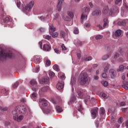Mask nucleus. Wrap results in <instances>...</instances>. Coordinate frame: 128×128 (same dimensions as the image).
<instances>
[{"label": "nucleus", "instance_id": "obj_30", "mask_svg": "<svg viewBox=\"0 0 128 128\" xmlns=\"http://www.w3.org/2000/svg\"><path fill=\"white\" fill-rule=\"evenodd\" d=\"M30 98L32 100H36L38 98V94L36 92H33L31 95H30Z\"/></svg>", "mask_w": 128, "mask_h": 128}, {"label": "nucleus", "instance_id": "obj_21", "mask_svg": "<svg viewBox=\"0 0 128 128\" xmlns=\"http://www.w3.org/2000/svg\"><path fill=\"white\" fill-rule=\"evenodd\" d=\"M122 30H118L115 32V36H116L117 38H119V36H120L122 34Z\"/></svg>", "mask_w": 128, "mask_h": 128}, {"label": "nucleus", "instance_id": "obj_39", "mask_svg": "<svg viewBox=\"0 0 128 128\" xmlns=\"http://www.w3.org/2000/svg\"><path fill=\"white\" fill-rule=\"evenodd\" d=\"M54 20H57V22H58V20H60V14H56L54 16Z\"/></svg>", "mask_w": 128, "mask_h": 128}, {"label": "nucleus", "instance_id": "obj_14", "mask_svg": "<svg viewBox=\"0 0 128 128\" xmlns=\"http://www.w3.org/2000/svg\"><path fill=\"white\" fill-rule=\"evenodd\" d=\"M88 20V14L83 12L82 14L80 20L82 24H84V20Z\"/></svg>", "mask_w": 128, "mask_h": 128}, {"label": "nucleus", "instance_id": "obj_50", "mask_svg": "<svg viewBox=\"0 0 128 128\" xmlns=\"http://www.w3.org/2000/svg\"><path fill=\"white\" fill-rule=\"evenodd\" d=\"M60 35L62 38H64V36H66V33L64 32L62 30L60 33Z\"/></svg>", "mask_w": 128, "mask_h": 128}, {"label": "nucleus", "instance_id": "obj_52", "mask_svg": "<svg viewBox=\"0 0 128 128\" xmlns=\"http://www.w3.org/2000/svg\"><path fill=\"white\" fill-rule=\"evenodd\" d=\"M110 120H111V122L114 124V122H116V116H112Z\"/></svg>", "mask_w": 128, "mask_h": 128}, {"label": "nucleus", "instance_id": "obj_6", "mask_svg": "<svg viewBox=\"0 0 128 128\" xmlns=\"http://www.w3.org/2000/svg\"><path fill=\"white\" fill-rule=\"evenodd\" d=\"M98 108H94L90 110L92 118L93 120H94L98 116Z\"/></svg>", "mask_w": 128, "mask_h": 128}, {"label": "nucleus", "instance_id": "obj_51", "mask_svg": "<svg viewBox=\"0 0 128 128\" xmlns=\"http://www.w3.org/2000/svg\"><path fill=\"white\" fill-rule=\"evenodd\" d=\"M95 38H96V40H100V38H102V35H98L96 36Z\"/></svg>", "mask_w": 128, "mask_h": 128}, {"label": "nucleus", "instance_id": "obj_45", "mask_svg": "<svg viewBox=\"0 0 128 128\" xmlns=\"http://www.w3.org/2000/svg\"><path fill=\"white\" fill-rule=\"evenodd\" d=\"M102 84H103L104 86H108V83L106 81H102Z\"/></svg>", "mask_w": 128, "mask_h": 128}, {"label": "nucleus", "instance_id": "obj_47", "mask_svg": "<svg viewBox=\"0 0 128 128\" xmlns=\"http://www.w3.org/2000/svg\"><path fill=\"white\" fill-rule=\"evenodd\" d=\"M46 64L48 66H50L52 62L49 60H48L46 61Z\"/></svg>", "mask_w": 128, "mask_h": 128}, {"label": "nucleus", "instance_id": "obj_64", "mask_svg": "<svg viewBox=\"0 0 128 128\" xmlns=\"http://www.w3.org/2000/svg\"><path fill=\"white\" fill-rule=\"evenodd\" d=\"M123 84H124L123 86H128V81H124Z\"/></svg>", "mask_w": 128, "mask_h": 128}, {"label": "nucleus", "instance_id": "obj_57", "mask_svg": "<svg viewBox=\"0 0 128 128\" xmlns=\"http://www.w3.org/2000/svg\"><path fill=\"white\" fill-rule=\"evenodd\" d=\"M122 2V0H115V4H118Z\"/></svg>", "mask_w": 128, "mask_h": 128}, {"label": "nucleus", "instance_id": "obj_44", "mask_svg": "<svg viewBox=\"0 0 128 128\" xmlns=\"http://www.w3.org/2000/svg\"><path fill=\"white\" fill-rule=\"evenodd\" d=\"M70 84L72 86H74V84H76V78H71V82Z\"/></svg>", "mask_w": 128, "mask_h": 128}, {"label": "nucleus", "instance_id": "obj_9", "mask_svg": "<svg viewBox=\"0 0 128 128\" xmlns=\"http://www.w3.org/2000/svg\"><path fill=\"white\" fill-rule=\"evenodd\" d=\"M76 90L78 94V98H84L82 96H84V92H82L83 90L80 88H76Z\"/></svg>", "mask_w": 128, "mask_h": 128}, {"label": "nucleus", "instance_id": "obj_10", "mask_svg": "<svg viewBox=\"0 0 128 128\" xmlns=\"http://www.w3.org/2000/svg\"><path fill=\"white\" fill-rule=\"evenodd\" d=\"M109 74L111 78H114L116 76V72L114 69L112 68L109 70Z\"/></svg>", "mask_w": 128, "mask_h": 128}, {"label": "nucleus", "instance_id": "obj_36", "mask_svg": "<svg viewBox=\"0 0 128 128\" xmlns=\"http://www.w3.org/2000/svg\"><path fill=\"white\" fill-rule=\"evenodd\" d=\"M124 65H120L119 66V68L117 70V72H124Z\"/></svg>", "mask_w": 128, "mask_h": 128}, {"label": "nucleus", "instance_id": "obj_31", "mask_svg": "<svg viewBox=\"0 0 128 128\" xmlns=\"http://www.w3.org/2000/svg\"><path fill=\"white\" fill-rule=\"evenodd\" d=\"M90 10V9L88 7L84 8H82V12L84 14V12H86V14H88V12Z\"/></svg>", "mask_w": 128, "mask_h": 128}, {"label": "nucleus", "instance_id": "obj_1", "mask_svg": "<svg viewBox=\"0 0 128 128\" xmlns=\"http://www.w3.org/2000/svg\"><path fill=\"white\" fill-rule=\"evenodd\" d=\"M30 112V110L28 108V106H17L12 112L13 118L14 120H16V122H21V120H24V116L20 114H23L26 116L29 112Z\"/></svg>", "mask_w": 128, "mask_h": 128}, {"label": "nucleus", "instance_id": "obj_17", "mask_svg": "<svg viewBox=\"0 0 128 128\" xmlns=\"http://www.w3.org/2000/svg\"><path fill=\"white\" fill-rule=\"evenodd\" d=\"M74 44L76 46H82V42L78 39H76L74 41Z\"/></svg>", "mask_w": 128, "mask_h": 128}, {"label": "nucleus", "instance_id": "obj_13", "mask_svg": "<svg viewBox=\"0 0 128 128\" xmlns=\"http://www.w3.org/2000/svg\"><path fill=\"white\" fill-rule=\"evenodd\" d=\"M118 8L116 6H114L112 7V8L110 11V16H112L113 14H116V12H118Z\"/></svg>", "mask_w": 128, "mask_h": 128}, {"label": "nucleus", "instance_id": "obj_62", "mask_svg": "<svg viewBox=\"0 0 128 128\" xmlns=\"http://www.w3.org/2000/svg\"><path fill=\"white\" fill-rule=\"evenodd\" d=\"M119 56H120V54L118 53H116L114 54V58H118Z\"/></svg>", "mask_w": 128, "mask_h": 128}, {"label": "nucleus", "instance_id": "obj_56", "mask_svg": "<svg viewBox=\"0 0 128 128\" xmlns=\"http://www.w3.org/2000/svg\"><path fill=\"white\" fill-rule=\"evenodd\" d=\"M79 31H78V28H76L74 31V33L75 34H78Z\"/></svg>", "mask_w": 128, "mask_h": 128}, {"label": "nucleus", "instance_id": "obj_15", "mask_svg": "<svg viewBox=\"0 0 128 128\" xmlns=\"http://www.w3.org/2000/svg\"><path fill=\"white\" fill-rule=\"evenodd\" d=\"M64 0H58V2L57 5L56 10L58 12H60L62 10V2Z\"/></svg>", "mask_w": 128, "mask_h": 128}, {"label": "nucleus", "instance_id": "obj_46", "mask_svg": "<svg viewBox=\"0 0 128 128\" xmlns=\"http://www.w3.org/2000/svg\"><path fill=\"white\" fill-rule=\"evenodd\" d=\"M40 72V67H36L33 70V72Z\"/></svg>", "mask_w": 128, "mask_h": 128}, {"label": "nucleus", "instance_id": "obj_5", "mask_svg": "<svg viewBox=\"0 0 128 128\" xmlns=\"http://www.w3.org/2000/svg\"><path fill=\"white\" fill-rule=\"evenodd\" d=\"M3 22L4 24H8L10 28H13L12 22L10 21V18L6 17L3 20Z\"/></svg>", "mask_w": 128, "mask_h": 128}, {"label": "nucleus", "instance_id": "obj_28", "mask_svg": "<svg viewBox=\"0 0 128 128\" xmlns=\"http://www.w3.org/2000/svg\"><path fill=\"white\" fill-rule=\"evenodd\" d=\"M100 95L102 96V97L103 98H104V100H106L107 98H108V95H107L104 92H101L100 93Z\"/></svg>", "mask_w": 128, "mask_h": 128}, {"label": "nucleus", "instance_id": "obj_58", "mask_svg": "<svg viewBox=\"0 0 128 128\" xmlns=\"http://www.w3.org/2000/svg\"><path fill=\"white\" fill-rule=\"evenodd\" d=\"M39 30L40 32H46V29L43 28H41Z\"/></svg>", "mask_w": 128, "mask_h": 128}, {"label": "nucleus", "instance_id": "obj_24", "mask_svg": "<svg viewBox=\"0 0 128 128\" xmlns=\"http://www.w3.org/2000/svg\"><path fill=\"white\" fill-rule=\"evenodd\" d=\"M100 116H106V110H104V108H101L100 110Z\"/></svg>", "mask_w": 128, "mask_h": 128}, {"label": "nucleus", "instance_id": "obj_55", "mask_svg": "<svg viewBox=\"0 0 128 128\" xmlns=\"http://www.w3.org/2000/svg\"><path fill=\"white\" fill-rule=\"evenodd\" d=\"M30 82L32 86H34V84H36V81L35 80H32Z\"/></svg>", "mask_w": 128, "mask_h": 128}, {"label": "nucleus", "instance_id": "obj_60", "mask_svg": "<svg viewBox=\"0 0 128 128\" xmlns=\"http://www.w3.org/2000/svg\"><path fill=\"white\" fill-rule=\"evenodd\" d=\"M16 6L18 8H20V1H18L17 4H16Z\"/></svg>", "mask_w": 128, "mask_h": 128}, {"label": "nucleus", "instance_id": "obj_37", "mask_svg": "<svg viewBox=\"0 0 128 128\" xmlns=\"http://www.w3.org/2000/svg\"><path fill=\"white\" fill-rule=\"evenodd\" d=\"M58 77L60 78V80H65L66 79V76H64V74L62 75V73H58Z\"/></svg>", "mask_w": 128, "mask_h": 128}, {"label": "nucleus", "instance_id": "obj_59", "mask_svg": "<svg viewBox=\"0 0 128 128\" xmlns=\"http://www.w3.org/2000/svg\"><path fill=\"white\" fill-rule=\"evenodd\" d=\"M54 52H56V54H60V50H58V48H54Z\"/></svg>", "mask_w": 128, "mask_h": 128}, {"label": "nucleus", "instance_id": "obj_19", "mask_svg": "<svg viewBox=\"0 0 128 128\" xmlns=\"http://www.w3.org/2000/svg\"><path fill=\"white\" fill-rule=\"evenodd\" d=\"M76 108L78 112H82V102L80 101L76 106Z\"/></svg>", "mask_w": 128, "mask_h": 128}, {"label": "nucleus", "instance_id": "obj_35", "mask_svg": "<svg viewBox=\"0 0 128 128\" xmlns=\"http://www.w3.org/2000/svg\"><path fill=\"white\" fill-rule=\"evenodd\" d=\"M56 109L58 112H62V108L58 106H56Z\"/></svg>", "mask_w": 128, "mask_h": 128}, {"label": "nucleus", "instance_id": "obj_18", "mask_svg": "<svg viewBox=\"0 0 128 128\" xmlns=\"http://www.w3.org/2000/svg\"><path fill=\"white\" fill-rule=\"evenodd\" d=\"M103 66H104V72H106L108 70V68H110V64L108 62H105L102 64Z\"/></svg>", "mask_w": 128, "mask_h": 128}, {"label": "nucleus", "instance_id": "obj_41", "mask_svg": "<svg viewBox=\"0 0 128 128\" xmlns=\"http://www.w3.org/2000/svg\"><path fill=\"white\" fill-rule=\"evenodd\" d=\"M92 60V58L90 56H87L84 58V60H85L86 62H89V60Z\"/></svg>", "mask_w": 128, "mask_h": 128}, {"label": "nucleus", "instance_id": "obj_12", "mask_svg": "<svg viewBox=\"0 0 128 128\" xmlns=\"http://www.w3.org/2000/svg\"><path fill=\"white\" fill-rule=\"evenodd\" d=\"M40 104H42V106H46L48 104V102L44 98H40L39 100Z\"/></svg>", "mask_w": 128, "mask_h": 128}, {"label": "nucleus", "instance_id": "obj_49", "mask_svg": "<svg viewBox=\"0 0 128 128\" xmlns=\"http://www.w3.org/2000/svg\"><path fill=\"white\" fill-rule=\"evenodd\" d=\"M102 76L103 78H108V74L106 72H104L102 74Z\"/></svg>", "mask_w": 128, "mask_h": 128}, {"label": "nucleus", "instance_id": "obj_54", "mask_svg": "<svg viewBox=\"0 0 128 128\" xmlns=\"http://www.w3.org/2000/svg\"><path fill=\"white\" fill-rule=\"evenodd\" d=\"M0 110H2V112H4V110H8V108H4L0 106Z\"/></svg>", "mask_w": 128, "mask_h": 128}, {"label": "nucleus", "instance_id": "obj_4", "mask_svg": "<svg viewBox=\"0 0 128 128\" xmlns=\"http://www.w3.org/2000/svg\"><path fill=\"white\" fill-rule=\"evenodd\" d=\"M34 1L30 2L27 6H25V10H26V12H30V10H32V8L34 7Z\"/></svg>", "mask_w": 128, "mask_h": 128}, {"label": "nucleus", "instance_id": "obj_53", "mask_svg": "<svg viewBox=\"0 0 128 128\" xmlns=\"http://www.w3.org/2000/svg\"><path fill=\"white\" fill-rule=\"evenodd\" d=\"M49 76H51V78H52V76H54L55 74H54V72L50 71L49 72Z\"/></svg>", "mask_w": 128, "mask_h": 128}, {"label": "nucleus", "instance_id": "obj_16", "mask_svg": "<svg viewBox=\"0 0 128 128\" xmlns=\"http://www.w3.org/2000/svg\"><path fill=\"white\" fill-rule=\"evenodd\" d=\"M127 22H128V19L124 20L122 22H118V24L120 26H126Z\"/></svg>", "mask_w": 128, "mask_h": 128}, {"label": "nucleus", "instance_id": "obj_20", "mask_svg": "<svg viewBox=\"0 0 128 128\" xmlns=\"http://www.w3.org/2000/svg\"><path fill=\"white\" fill-rule=\"evenodd\" d=\"M56 30V27L54 26V24H49V32L50 34L52 32H54Z\"/></svg>", "mask_w": 128, "mask_h": 128}, {"label": "nucleus", "instance_id": "obj_43", "mask_svg": "<svg viewBox=\"0 0 128 128\" xmlns=\"http://www.w3.org/2000/svg\"><path fill=\"white\" fill-rule=\"evenodd\" d=\"M43 38L46 40H50L52 38V36H50L49 35H44Z\"/></svg>", "mask_w": 128, "mask_h": 128}, {"label": "nucleus", "instance_id": "obj_29", "mask_svg": "<svg viewBox=\"0 0 128 128\" xmlns=\"http://www.w3.org/2000/svg\"><path fill=\"white\" fill-rule=\"evenodd\" d=\"M108 12V6H106L102 11V14H106Z\"/></svg>", "mask_w": 128, "mask_h": 128}, {"label": "nucleus", "instance_id": "obj_8", "mask_svg": "<svg viewBox=\"0 0 128 128\" xmlns=\"http://www.w3.org/2000/svg\"><path fill=\"white\" fill-rule=\"evenodd\" d=\"M64 81H59L56 85V88L58 90H62L64 88Z\"/></svg>", "mask_w": 128, "mask_h": 128}, {"label": "nucleus", "instance_id": "obj_11", "mask_svg": "<svg viewBox=\"0 0 128 128\" xmlns=\"http://www.w3.org/2000/svg\"><path fill=\"white\" fill-rule=\"evenodd\" d=\"M48 90H50V87H48V86H45L40 88L39 90L40 96H42V92H48Z\"/></svg>", "mask_w": 128, "mask_h": 128}, {"label": "nucleus", "instance_id": "obj_42", "mask_svg": "<svg viewBox=\"0 0 128 128\" xmlns=\"http://www.w3.org/2000/svg\"><path fill=\"white\" fill-rule=\"evenodd\" d=\"M53 68L54 70H56V72H58L60 70V68L58 67V64H55L53 66Z\"/></svg>", "mask_w": 128, "mask_h": 128}, {"label": "nucleus", "instance_id": "obj_2", "mask_svg": "<svg viewBox=\"0 0 128 128\" xmlns=\"http://www.w3.org/2000/svg\"><path fill=\"white\" fill-rule=\"evenodd\" d=\"M12 52H8L4 50L0 49V60L6 58H12Z\"/></svg>", "mask_w": 128, "mask_h": 128}, {"label": "nucleus", "instance_id": "obj_48", "mask_svg": "<svg viewBox=\"0 0 128 128\" xmlns=\"http://www.w3.org/2000/svg\"><path fill=\"white\" fill-rule=\"evenodd\" d=\"M18 82H16L14 83V84L12 85V86L14 88H18Z\"/></svg>", "mask_w": 128, "mask_h": 128}, {"label": "nucleus", "instance_id": "obj_3", "mask_svg": "<svg viewBox=\"0 0 128 128\" xmlns=\"http://www.w3.org/2000/svg\"><path fill=\"white\" fill-rule=\"evenodd\" d=\"M80 84H86L88 82V74L84 72H82L80 74Z\"/></svg>", "mask_w": 128, "mask_h": 128}, {"label": "nucleus", "instance_id": "obj_27", "mask_svg": "<svg viewBox=\"0 0 128 128\" xmlns=\"http://www.w3.org/2000/svg\"><path fill=\"white\" fill-rule=\"evenodd\" d=\"M108 24V18H104V20L103 28H105Z\"/></svg>", "mask_w": 128, "mask_h": 128}, {"label": "nucleus", "instance_id": "obj_23", "mask_svg": "<svg viewBox=\"0 0 128 128\" xmlns=\"http://www.w3.org/2000/svg\"><path fill=\"white\" fill-rule=\"evenodd\" d=\"M40 84H46L48 82V78L46 77L39 80Z\"/></svg>", "mask_w": 128, "mask_h": 128}, {"label": "nucleus", "instance_id": "obj_32", "mask_svg": "<svg viewBox=\"0 0 128 128\" xmlns=\"http://www.w3.org/2000/svg\"><path fill=\"white\" fill-rule=\"evenodd\" d=\"M52 112V106H50L49 108L44 111V112L46 114H50Z\"/></svg>", "mask_w": 128, "mask_h": 128}, {"label": "nucleus", "instance_id": "obj_61", "mask_svg": "<svg viewBox=\"0 0 128 128\" xmlns=\"http://www.w3.org/2000/svg\"><path fill=\"white\" fill-rule=\"evenodd\" d=\"M32 90H33V92H38V88H32Z\"/></svg>", "mask_w": 128, "mask_h": 128}, {"label": "nucleus", "instance_id": "obj_63", "mask_svg": "<svg viewBox=\"0 0 128 128\" xmlns=\"http://www.w3.org/2000/svg\"><path fill=\"white\" fill-rule=\"evenodd\" d=\"M122 87L124 88L126 90H128V86H126V85H122Z\"/></svg>", "mask_w": 128, "mask_h": 128}, {"label": "nucleus", "instance_id": "obj_40", "mask_svg": "<svg viewBox=\"0 0 128 128\" xmlns=\"http://www.w3.org/2000/svg\"><path fill=\"white\" fill-rule=\"evenodd\" d=\"M68 15L71 18H74V12L72 11H69L68 12Z\"/></svg>", "mask_w": 128, "mask_h": 128}, {"label": "nucleus", "instance_id": "obj_38", "mask_svg": "<svg viewBox=\"0 0 128 128\" xmlns=\"http://www.w3.org/2000/svg\"><path fill=\"white\" fill-rule=\"evenodd\" d=\"M108 58H110V55L108 54H106L102 56V60H106Z\"/></svg>", "mask_w": 128, "mask_h": 128}, {"label": "nucleus", "instance_id": "obj_34", "mask_svg": "<svg viewBox=\"0 0 128 128\" xmlns=\"http://www.w3.org/2000/svg\"><path fill=\"white\" fill-rule=\"evenodd\" d=\"M76 98L74 96H72L70 99V102H68V104H70L72 102H76Z\"/></svg>", "mask_w": 128, "mask_h": 128}, {"label": "nucleus", "instance_id": "obj_22", "mask_svg": "<svg viewBox=\"0 0 128 128\" xmlns=\"http://www.w3.org/2000/svg\"><path fill=\"white\" fill-rule=\"evenodd\" d=\"M43 50H45V52H48L50 50V46L48 44H44Z\"/></svg>", "mask_w": 128, "mask_h": 128}, {"label": "nucleus", "instance_id": "obj_25", "mask_svg": "<svg viewBox=\"0 0 128 128\" xmlns=\"http://www.w3.org/2000/svg\"><path fill=\"white\" fill-rule=\"evenodd\" d=\"M62 52L66 54L68 52V50L66 48V46H64V44H63L62 46Z\"/></svg>", "mask_w": 128, "mask_h": 128}, {"label": "nucleus", "instance_id": "obj_7", "mask_svg": "<svg viewBox=\"0 0 128 128\" xmlns=\"http://www.w3.org/2000/svg\"><path fill=\"white\" fill-rule=\"evenodd\" d=\"M92 16L94 18H98V16H102V11L98 9L95 10L92 12Z\"/></svg>", "mask_w": 128, "mask_h": 128}, {"label": "nucleus", "instance_id": "obj_33", "mask_svg": "<svg viewBox=\"0 0 128 128\" xmlns=\"http://www.w3.org/2000/svg\"><path fill=\"white\" fill-rule=\"evenodd\" d=\"M62 16L64 18V20H66V22H68L69 20H70V18L66 16H64V14H62Z\"/></svg>", "mask_w": 128, "mask_h": 128}, {"label": "nucleus", "instance_id": "obj_26", "mask_svg": "<svg viewBox=\"0 0 128 128\" xmlns=\"http://www.w3.org/2000/svg\"><path fill=\"white\" fill-rule=\"evenodd\" d=\"M50 36H52V37H53L54 38H58V33L57 32H50Z\"/></svg>", "mask_w": 128, "mask_h": 128}]
</instances>
